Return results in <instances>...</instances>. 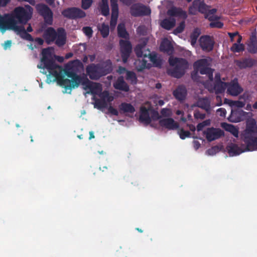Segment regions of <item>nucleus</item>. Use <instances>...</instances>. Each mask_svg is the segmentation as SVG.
Masks as SVG:
<instances>
[{
    "label": "nucleus",
    "mask_w": 257,
    "mask_h": 257,
    "mask_svg": "<svg viewBox=\"0 0 257 257\" xmlns=\"http://www.w3.org/2000/svg\"><path fill=\"white\" fill-rule=\"evenodd\" d=\"M79 63L78 60L71 61L68 63L64 69L55 72V78L61 86L66 90H71L72 88L78 87L83 78V75H78V68L76 63Z\"/></svg>",
    "instance_id": "nucleus-1"
},
{
    "label": "nucleus",
    "mask_w": 257,
    "mask_h": 257,
    "mask_svg": "<svg viewBox=\"0 0 257 257\" xmlns=\"http://www.w3.org/2000/svg\"><path fill=\"white\" fill-rule=\"evenodd\" d=\"M241 138L246 145V150H257V124L255 119L246 120V128L241 134Z\"/></svg>",
    "instance_id": "nucleus-2"
},
{
    "label": "nucleus",
    "mask_w": 257,
    "mask_h": 257,
    "mask_svg": "<svg viewBox=\"0 0 257 257\" xmlns=\"http://www.w3.org/2000/svg\"><path fill=\"white\" fill-rule=\"evenodd\" d=\"M112 64L110 60L108 59L101 63H91L86 68V74L91 80H98L112 71Z\"/></svg>",
    "instance_id": "nucleus-3"
},
{
    "label": "nucleus",
    "mask_w": 257,
    "mask_h": 257,
    "mask_svg": "<svg viewBox=\"0 0 257 257\" xmlns=\"http://www.w3.org/2000/svg\"><path fill=\"white\" fill-rule=\"evenodd\" d=\"M41 55V62L42 64L38 65V68L39 69H47L49 73L55 77L54 72H58L59 71L62 70V67L56 64L53 58L52 48L48 47L43 49Z\"/></svg>",
    "instance_id": "nucleus-4"
},
{
    "label": "nucleus",
    "mask_w": 257,
    "mask_h": 257,
    "mask_svg": "<svg viewBox=\"0 0 257 257\" xmlns=\"http://www.w3.org/2000/svg\"><path fill=\"white\" fill-rule=\"evenodd\" d=\"M43 37L48 44L55 41L56 45L62 47L66 43V33L63 28H59L56 31L52 27H49L45 30Z\"/></svg>",
    "instance_id": "nucleus-5"
},
{
    "label": "nucleus",
    "mask_w": 257,
    "mask_h": 257,
    "mask_svg": "<svg viewBox=\"0 0 257 257\" xmlns=\"http://www.w3.org/2000/svg\"><path fill=\"white\" fill-rule=\"evenodd\" d=\"M147 41L138 44L135 48L134 51L138 57L149 58L150 61L155 67H161L162 60L156 53H151L149 49L146 48Z\"/></svg>",
    "instance_id": "nucleus-6"
},
{
    "label": "nucleus",
    "mask_w": 257,
    "mask_h": 257,
    "mask_svg": "<svg viewBox=\"0 0 257 257\" xmlns=\"http://www.w3.org/2000/svg\"><path fill=\"white\" fill-rule=\"evenodd\" d=\"M169 63L170 66L174 67L170 70L169 73L172 76L176 78H181L189 67L188 61L182 58L170 57Z\"/></svg>",
    "instance_id": "nucleus-7"
},
{
    "label": "nucleus",
    "mask_w": 257,
    "mask_h": 257,
    "mask_svg": "<svg viewBox=\"0 0 257 257\" xmlns=\"http://www.w3.org/2000/svg\"><path fill=\"white\" fill-rule=\"evenodd\" d=\"M27 7L29 11L22 7H17L14 10L10 18L14 20L17 25L18 23L25 24L31 18L32 8L29 5Z\"/></svg>",
    "instance_id": "nucleus-8"
},
{
    "label": "nucleus",
    "mask_w": 257,
    "mask_h": 257,
    "mask_svg": "<svg viewBox=\"0 0 257 257\" xmlns=\"http://www.w3.org/2000/svg\"><path fill=\"white\" fill-rule=\"evenodd\" d=\"M151 13V9L141 3L134 4L130 7V14L135 17L149 16Z\"/></svg>",
    "instance_id": "nucleus-9"
},
{
    "label": "nucleus",
    "mask_w": 257,
    "mask_h": 257,
    "mask_svg": "<svg viewBox=\"0 0 257 257\" xmlns=\"http://www.w3.org/2000/svg\"><path fill=\"white\" fill-rule=\"evenodd\" d=\"M36 8L38 13L43 17L45 23L49 25H52L53 14L51 9L43 4H38Z\"/></svg>",
    "instance_id": "nucleus-10"
},
{
    "label": "nucleus",
    "mask_w": 257,
    "mask_h": 257,
    "mask_svg": "<svg viewBox=\"0 0 257 257\" xmlns=\"http://www.w3.org/2000/svg\"><path fill=\"white\" fill-rule=\"evenodd\" d=\"M62 14L64 17L71 20L83 18L86 16L85 12L76 7L65 9L62 12Z\"/></svg>",
    "instance_id": "nucleus-11"
},
{
    "label": "nucleus",
    "mask_w": 257,
    "mask_h": 257,
    "mask_svg": "<svg viewBox=\"0 0 257 257\" xmlns=\"http://www.w3.org/2000/svg\"><path fill=\"white\" fill-rule=\"evenodd\" d=\"M119 45L122 61L123 63H126L132 52V44L128 41L120 40L119 41Z\"/></svg>",
    "instance_id": "nucleus-12"
},
{
    "label": "nucleus",
    "mask_w": 257,
    "mask_h": 257,
    "mask_svg": "<svg viewBox=\"0 0 257 257\" xmlns=\"http://www.w3.org/2000/svg\"><path fill=\"white\" fill-rule=\"evenodd\" d=\"M199 43L203 51L210 52L213 49L214 41L210 36L203 35L200 37Z\"/></svg>",
    "instance_id": "nucleus-13"
},
{
    "label": "nucleus",
    "mask_w": 257,
    "mask_h": 257,
    "mask_svg": "<svg viewBox=\"0 0 257 257\" xmlns=\"http://www.w3.org/2000/svg\"><path fill=\"white\" fill-rule=\"evenodd\" d=\"M10 24L12 30L14 31L22 39L29 41H34V39L27 32L23 26L15 25L14 22H12Z\"/></svg>",
    "instance_id": "nucleus-14"
},
{
    "label": "nucleus",
    "mask_w": 257,
    "mask_h": 257,
    "mask_svg": "<svg viewBox=\"0 0 257 257\" xmlns=\"http://www.w3.org/2000/svg\"><path fill=\"white\" fill-rule=\"evenodd\" d=\"M10 24L12 30L14 31L22 39L29 41H34V39L27 32L23 26L15 25L14 22H12Z\"/></svg>",
    "instance_id": "nucleus-15"
},
{
    "label": "nucleus",
    "mask_w": 257,
    "mask_h": 257,
    "mask_svg": "<svg viewBox=\"0 0 257 257\" xmlns=\"http://www.w3.org/2000/svg\"><path fill=\"white\" fill-rule=\"evenodd\" d=\"M204 134L208 142H212L224 136V132L220 128H208L204 131Z\"/></svg>",
    "instance_id": "nucleus-16"
},
{
    "label": "nucleus",
    "mask_w": 257,
    "mask_h": 257,
    "mask_svg": "<svg viewBox=\"0 0 257 257\" xmlns=\"http://www.w3.org/2000/svg\"><path fill=\"white\" fill-rule=\"evenodd\" d=\"M111 9V16L110 22V26L111 28H114L118 16V0H110Z\"/></svg>",
    "instance_id": "nucleus-17"
},
{
    "label": "nucleus",
    "mask_w": 257,
    "mask_h": 257,
    "mask_svg": "<svg viewBox=\"0 0 257 257\" xmlns=\"http://www.w3.org/2000/svg\"><path fill=\"white\" fill-rule=\"evenodd\" d=\"M207 61L206 59H202L194 62V68L199 70L201 74H208L212 69L207 67Z\"/></svg>",
    "instance_id": "nucleus-18"
},
{
    "label": "nucleus",
    "mask_w": 257,
    "mask_h": 257,
    "mask_svg": "<svg viewBox=\"0 0 257 257\" xmlns=\"http://www.w3.org/2000/svg\"><path fill=\"white\" fill-rule=\"evenodd\" d=\"M160 125L169 130H174L179 127V124L176 122L172 118H166L161 119L159 120Z\"/></svg>",
    "instance_id": "nucleus-19"
},
{
    "label": "nucleus",
    "mask_w": 257,
    "mask_h": 257,
    "mask_svg": "<svg viewBox=\"0 0 257 257\" xmlns=\"http://www.w3.org/2000/svg\"><path fill=\"white\" fill-rule=\"evenodd\" d=\"M245 148L243 150L237 144L231 143L226 146V149L230 156H235L239 155L245 151H248L246 150V145L245 144Z\"/></svg>",
    "instance_id": "nucleus-20"
},
{
    "label": "nucleus",
    "mask_w": 257,
    "mask_h": 257,
    "mask_svg": "<svg viewBox=\"0 0 257 257\" xmlns=\"http://www.w3.org/2000/svg\"><path fill=\"white\" fill-rule=\"evenodd\" d=\"M227 92L232 96H237L243 91L242 88L239 85L237 81H232L228 83Z\"/></svg>",
    "instance_id": "nucleus-21"
},
{
    "label": "nucleus",
    "mask_w": 257,
    "mask_h": 257,
    "mask_svg": "<svg viewBox=\"0 0 257 257\" xmlns=\"http://www.w3.org/2000/svg\"><path fill=\"white\" fill-rule=\"evenodd\" d=\"M175 98L179 101H183L187 95V89L185 86L180 85L178 86L173 92Z\"/></svg>",
    "instance_id": "nucleus-22"
},
{
    "label": "nucleus",
    "mask_w": 257,
    "mask_h": 257,
    "mask_svg": "<svg viewBox=\"0 0 257 257\" xmlns=\"http://www.w3.org/2000/svg\"><path fill=\"white\" fill-rule=\"evenodd\" d=\"M14 22L15 25L16 24L14 20L11 18L10 17L6 18L0 15V31L4 33L7 30H12L11 26V23Z\"/></svg>",
    "instance_id": "nucleus-23"
},
{
    "label": "nucleus",
    "mask_w": 257,
    "mask_h": 257,
    "mask_svg": "<svg viewBox=\"0 0 257 257\" xmlns=\"http://www.w3.org/2000/svg\"><path fill=\"white\" fill-rule=\"evenodd\" d=\"M113 87L117 90L124 92H128L130 90L128 85L124 81V78L122 76L118 77L115 82H114Z\"/></svg>",
    "instance_id": "nucleus-24"
},
{
    "label": "nucleus",
    "mask_w": 257,
    "mask_h": 257,
    "mask_svg": "<svg viewBox=\"0 0 257 257\" xmlns=\"http://www.w3.org/2000/svg\"><path fill=\"white\" fill-rule=\"evenodd\" d=\"M82 79L81 84L83 86V89L85 90L89 89L93 93V90L97 89L99 86L98 83L91 81L85 74H83V78Z\"/></svg>",
    "instance_id": "nucleus-25"
},
{
    "label": "nucleus",
    "mask_w": 257,
    "mask_h": 257,
    "mask_svg": "<svg viewBox=\"0 0 257 257\" xmlns=\"http://www.w3.org/2000/svg\"><path fill=\"white\" fill-rule=\"evenodd\" d=\"M227 85L228 83L227 82L218 81L217 82H214L213 87L208 90L210 92H213L215 91V94H218L224 92Z\"/></svg>",
    "instance_id": "nucleus-26"
},
{
    "label": "nucleus",
    "mask_w": 257,
    "mask_h": 257,
    "mask_svg": "<svg viewBox=\"0 0 257 257\" xmlns=\"http://www.w3.org/2000/svg\"><path fill=\"white\" fill-rule=\"evenodd\" d=\"M195 105L203 109H204L207 113L211 111L210 100L207 97L199 98L197 101Z\"/></svg>",
    "instance_id": "nucleus-27"
},
{
    "label": "nucleus",
    "mask_w": 257,
    "mask_h": 257,
    "mask_svg": "<svg viewBox=\"0 0 257 257\" xmlns=\"http://www.w3.org/2000/svg\"><path fill=\"white\" fill-rule=\"evenodd\" d=\"M256 61L255 60L250 58H245L242 60H237L236 65L240 69H245L252 67Z\"/></svg>",
    "instance_id": "nucleus-28"
},
{
    "label": "nucleus",
    "mask_w": 257,
    "mask_h": 257,
    "mask_svg": "<svg viewBox=\"0 0 257 257\" xmlns=\"http://www.w3.org/2000/svg\"><path fill=\"white\" fill-rule=\"evenodd\" d=\"M168 15L171 17H178L183 19H186L187 17L185 11H183L180 8L173 7L167 11Z\"/></svg>",
    "instance_id": "nucleus-29"
},
{
    "label": "nucleus",
    "mask_w": 257,
    "mask_h": 257,
    "mask_svg": "<svg viewBox=\"0 0 257 257\" xmlns=\"http://www.w3.org/2000/svg\"><path fill=\"white\" fill-rule=\"evenodd\" d=\"M160 50L161 51L170 55L173 53L174 48L171 42L166 39L161 42L160 46Z\"/></svg>",
    "instance_id": "nucleus-30"
},
{
    "label": "nucleus",
    "mask_w": 257,
    "mask_h": 257,
    "mask_svg": "<svg viewBox=\"0 0 257 257\" xmlns=\"http://www.w3.org/2000/svg\"><path fill=\"white\" fill-rule=\"evenodd\" d=\"M139 120L145 125H148L151 122L149 111L145 107H142L141 108Z\"/></svg>",
    "instance_id": "nucleus-31"
},
{
    "label": "nucleus",
    "mask_w": 257,
    "mask_h": 257,
    "mask_svg": "<svg viewBox=\"0 0 257 257\" xmlns=\"http://www.w3.org/2000/svg\"><path fill=\"white\" fill-rule=\"evenodd\" d=\"M175 25L176 20L173 18L164 19L160 24L161 26L167 30H170L175 27Z\"/></svg>",
    "instance_id": "nucleus-32"
},
{
    "label": "nucleus",
    "mask_w": 257,
    "mask_h": 257,
    "mask_svg": "<svg viewBox=\"0 0 257 257\" xmlns=\"http://www.w3.org/2000/svg\"><path fill=\"white\" fill-rule=\"evenodd\" d=\"M139 58H142V60L139 59L136 60L135 62V65L139 71H142L146 68H150L151 67L150 64L148 63L147 60L145 59L146 58L139 57Z\"/></svg>",
    "instance_id": "nucleus-33"
},
{
    "label": "nucleus",
    "mask_w": 257,
    "mask_h": 257,
    "mask_svg": "<svg viewBox=\"0 0 257 257\" xmlns=\"http://www.w3.org/2000/svg\"><path fill=\"white\" fill-rule=\"evenodd\" d=\"M120 112L133 113L135 111V108L131 103L122 102L119 105Z\"/></svg>",
    "instance_id": "nucleus-34"
},
{
    "label": "nucleus",
    "mask_w": 257,
    "mask_h": 257,
    "mask_svg": "<svg viewBox=\"0 0 257 257\" xmlns=\"http://www.w3.org/2000/svg\"><path fill=\"white\" fill-rule=\"evenodd\" d=\"M250 41L247 46V50L249 52L255 54L257 52V39L255 37H251Z\"/></svg>",
    "instance_id": "nucleus-35"
},
{
    "label": "nucleus",
    "mask_w": 257,
    "mask_h": 257,
    "mask_svg": "<svg viewBox=\"0 0 257 257\" xmlns=\"http://www.w3.org/2000/svg\"><path fill=\"white\" fill-rule=\"evenodd\" d=\"M117 34L120 38L128 39L129 34L126 30L124 24H119L117 26Z\"/></svg>",
    "instance_id": "nucleus-36"
},
{
    "label": "nucleus",
    "mask_w": 257,
    "mask_h": 257,
    "mask_svg": "<svg viewBox=\"0 0 257 257\" xmlns=\"http://www.w3.org/2000/svg\"><path fill=\"white\" fill-rule=\"evenodd\" d=\"M99 10L102 15L107 16L109 14V9L108 5V0H101L99 5Z\"/></svg>",
    "instance_id": "nucleus-37"
},
{
    "label": "nucleus",
    "mask_w": 257,
    "mask_h": 257,
    "mask_svg": "<svg viewBox=\"0 0 257 257\" xmlns=\"http://www.w3.org/2000/svg\"><path fill=\"white\" fill-rule=\"evenodd\" d=\"M222 126L226 131L231 133L235 137H238V130L233 125L227 123H223Z\"/></svg>",
    "instance_id": "nucleus-38"
},
{
    "label": "nucleus",
    "mask_w": 257,
    "mask_h": 257,
    "mask_svg": "<svg viewBox=\"0 0 257 257\" xmlns=\"http://www.w3.org/2000/svg\"><path fill=\"white\" fill-rule=\"evenodd\" d=\"M200 30L198 28H195L190 35V43L192 46L196 44L197 40L200 34Z\"/></svg>",
    "instance_id": "nucleus-39"
},
{
    "label": "nucleus",
    "mask_w": 257,
    "mask_h": 257,
    "mask_svg": "<svg viewBox=\"0 0 257 257\" xmlns=\"http://www.w3.org/2000/svg\"><path fill=\"white\" fill-rule=\"evenodd\" d=\"M125 79L130 81L132 84L134 85L137 83V77L136 73L133 71H127L126 73Z\"/></svg>",
    "instance_id": "nucleus-40"
},
{
    "label": "nucleus",
    "mask_w": 257,
    "mask_h": 257,
    "mask_svg": "<svg viewBox=\"0 0 257 257\" xmlns=\"http://www.w3.org/2000/svg\"><path fill=\"white\" fill-rule=\"evenodd\" d=\"M99 31L104 38H106L109 33V28L108 25L103 23L99 28Z\"/></svg>",
    "instance_id": "nucleus-41"
},
{
    "label": "nucleus",
    "mask_w": 257,
    "mask_h": 257,
    "mask_svg": "<svg viewBox=\"0 0 257 257\" xmlns=\"http://www.w3.org/2000/svg\"><path fill=\"white\" fill-rule=\"evenodd\" d=\"M230 50L234 53H239L244 50V46L243 44L234 43L230 48Z\"/></svg>",
    "instance_id": "nucleus-42"
},
{
    "label": "nucleus",
    "mask_w": 257,
    "mask_h": 257,
    "mask_svg": "<svg viewBox=\"0 0 257 257\" xmlns=\"http://www.w3.org/2000/svg\"><path fill=\"white\" fill-rule=\"evenodd\" d=\"M198 11L205 15L208 11V7L204 2H198Z\"/></svg>",
    "instance_id": "nucleus-43"
},
{
    "label": "nucleus",
    "mask_w": 257,
    "mask_h": 257,
    "mask_svg": "<svg viewBox=\"0 0 257 257\" xmlns=\"http://www.w3.org/2000/svg\"><path fill=\"white\" fill-rule=\"evenodd\" d=\"M100 97L102 100H106L108 102H111L113 100V97L110 95L107 91H104L101 93Z\"/></svg>",
    "instance_id": "nucleus-44"
},
{
    "label": "nucleus",
    "mask_w": 257,
    "mask_h": 257,
    "mask_svg": "<svg viewBox=\"0 0 257 257\" xmlns=\"http://www.w3.org/2000/svg\"><path fill=\"white\" fill-rule=\"evenodd\" d=\"M185 27V21H183L181 22L179 24V26H178L174 30L173 33L175 35H177V34L182 33L184 31Z\"/></svg>",
    "instance_id": "nucleus-45"
},
{
    "label": "nucleus",
    "mask_w": 257,
    "mask_h": 257,
    "mask_svg": "<svg viewBox=\"0 0 257 257\" xmlns=\"http://www.w3.org/2000/svg\"><path fill=\"white\" fill-rule=\"evenodd\" d=\"M198 2L194 1L192 3V6L189 8V13L191 15H195L198 12Z\"/></svg>",
    "instance_id": "nucleus-46"
},
{
    "label": "nucleus",
    "mask_w": 257,
    "mask_h": 257,
    "mask_svg": "<svg viewBox=\"0 0 257 257\" xmlns=\"http://www.w3.org/2000/svg\"><path fill=\"white\" fill-rule=\"evenodd\" d=\"M178 134L179 135L180 138L182 140H184L186 138L189 137L191 135V134L189 131H185L183 128L180 129L178 131Z\"/></svg>",
    "instance_id": "nucleus-47"
},
{
    "label": "nucleus",
    "mask_w": 257,
    "mask_h": 257,
    "mask_svg": "<svg viewBox=\"0 0 257 257\" xmlns=\"http://www.w3.org/2000/svg\"><path fill=\"white\" fill-rule=\"evenodd\" d=\"M92 4V0H81V7L84 10L88 9Z\"/></svg>",
    "instance_id": "nucleus-48"
},
{
    "label": "nucleus",
    "mask_w": 257,
    "mask_h": 257,
    "mask_svg": "<svg viewBox=\"0 0 257 257\" xmlns=\"http://www.w3.org/2000/svg\"><path fill=\"white\" fill-rule=\"evenodd\" d=\"M82 30L85 35L87 36L88 38H90L92 37L93 34V30L91 27H84L83 28Z\"/></svg>",
    "instance_id": "nucleus-49"
},
{
    "label": "nucleus",
    "mask_w": 257,
    "mask_h": 257,
    "mask_svg": "<svg viewBox=\"0 0 257 257\" xmlns=\"http://www.w3.org/2000/svg\"><path fill=\"white\" fill-rule=\"evenodd\" d=\"M209 25L211 28H221L223 26V24L217 20L215 22H211Z\"/></svg>",
    "instance_id": "nucleus-50"
},
{
    "label": "nucleus",
    "mask_w": 257,
    "mask_h": 257,
    "mask_svg": "<svg viewBox=\"0 0 257 257\" xmlns=\"http://www.w3.org/2000/svg\"><path fill=\"white\" fill-rule=\"evenodd\" d=\"M230 105L237 107L241 108L244 106L245 103L244 102L239 100L231 101L230 102Z\"/></svg>",
    "instance_id": "nucleus-51"
},
{
    "label": "nucleus",
    "mask_w": 257,
    "mask_h": 257,
    "mask_svg": "<svg viewBox=\"0 0 257 257\" xmlns=\"http://www.w3.org/2000/svg\"><path fill=\"white\" fill-rule=\"evenodd\" d=\"M194 71L191 73V76L192 79L195 81H199V76L198 75V71L199 70L195 69V68Z\"/></svg>",
    "instance_id": "nucleus-52"
},
{
    "label": "nucleus",
    "mask_w": 257,
    "mask_h": 257,
    "mask_svg": "<svg viewBox=\"0 0 257 257\" xmlns=\"http://www.w3.org/2000/svg\"><path fill=\"white\" fill-rule=\"evenodd\" d=\"M209 124V120H206L203 121L202 122L199 123L197 124V127H196L197 131L199 132V131H202L205 126L208 125Z\"/></svg>",
    "instance_id": "nucleus-53"
},
{
    "label": "nucleus",
    "mask_w": 257,
    "mask_h": 257,
    "mask_svg": "<svg viewBox=\"0 0 257 257\" xmlns=\"http://www.w3.org/2000/svg\"><path fill=\"white\" fill-rule=\"evenodd\" d=\"M205 114L202 113L198 110H195L194 112V116L196 119H203L205 118Z\"/></svg>",
    "instance_id": "nucleus-54"
},
{
    "label": "nucleus",
    "mask_w": 257,
    "mask_h": 257,
    "mask_svg": "<svg viewBox=\"0 0 257 257\" xmlns=\"http://www.w3.org/2000/svg\"><path fill=\"white\" fill-rule=\"evenodd\" d=\"M96 104L99 108L105 107L107 105L106 101L104 100H102V99L101 100L97 99L96 101Z\"/></svg>",
    "instance_id": "nucleus-55"
},
{
    "label": "nucleus",
    "mask_w": 257,
    "mask_h": 257,
    "mask_svg": "<svg viewBox=\"0 0 257 257\" xmlns=\"http://www.w3.org/2000/svg\"><path fill=\"white\" fill-rule=\"evenodd\" d=\"M218 150V147L216 146H214L212 147L210 149H209L207 150L206 153L209 155H214L216 153V152Z\"/></svg>",
    "instance_id": "nucleus-56"
},
{
    "label": "nucleus",
    "mask_w": 257,
    "mask_h": 257,
    "mask_svg": "<svg viewBox=\"0 0 257 257\" xmlns=\"http://www.w3.org/2000/svg\"><path fill=\"white\" fill-rule=\"evenodd\" d=\"M205 18L207 19L211 22H215L219 19V17L216 15H205Z\"/></svg>",
    "instance_id": "nucleus-57"
},
{
    "label": "nucleus",
    "mask_w": 257,
    "mask_h": 257,
    "mask_svg": "<svg viewBox=\"0 0 257 257\" xmlns=\"http://www.w3.org/2000/svg\"><path fill=\"white\" fill-rule=\"evenodd\" d=\"M108 110L109 113L110 114L117 116L118 115V111L114 107H113L112 106H109L108 108Z\"/></svg>",
    "instance_id": "nucleus-58"
},
{
    "label": "nucleus",
    "mask_w": 257,
    "mask_h": 257,
    "mask_svg": "<svg viewBox=\"0 0 257 257\" xmlns=\"http://www.w3.org/2000/svg\"><path fill=\"white\" fill-rule=\"evenodd\" d=\"M217 112L219 113L221 116H225L226 113V111L224 108H219L217 110Z\"/></svg>",
    "instance_id": "nucleus-59"
},
{
    "label": "nucleus",
    "mask_w": 257,
    "mask_h": 257,
    "mask_svg": "<svg viewBox=\"0 0 257 257\" xmlns=\"http://www.w3.org/2000/svg\"><path fill=\"white\" fill-rule=\"evenodd\" d=\"M228 35L230 37V41L231 42L234 41V37L238 35V33L237 32H235L234 33H228Z\"/></svg>",
    "instance_id": "nucleus-60"
},
{
    "label": "nucleus",
    "mask_w": 257,
    "mask_h": 257,
    "mask_svg": "<svg viewBox=\"0 0 257 257\" xmlns=\"http://www.w3.org/2000/svg\"><path fill=\"white\" fill-rule=\"evenodd\" d=\"M34 41L38 45H42L44 43V40L41 38H36L34 39Z\"/></svg>",
    "instance_id": "nucleus-61"
},
{
    "label": "nucleus",
    "mask_w": 257,
    "mask_h": 257,
    "mask_svg": "<svg viewBox=\"0 0 257 257\" xmlns=\"http://www.w3.org/2000/svg\"><path fill=\"white\" fill-rule=\"evenodd\" d=\"M217 10L216 9H212L211 10H209L208 9V11L205 15H214V14L216 13Z\"/></svg>",
    "instance_id": "nucleus-62"
},
{
    "label": "nucleus",
    "mask_w": 257,
    "mask_h": 257,
    "mask_svg": "<svg viewBox=\"0 0 257 257\" xmlns=\"http://www.w3.org/2000/svg\"><path fill=\"white\" fill-rule=\"evenodd\" d=\"M127 71V70L126 69V68L122 66H119L117 70V72L120 74H123L125 72L126 73Z\"/></svg>",
    "instance_id": "nucleus-63"
},
{
    "label": "nucleus",
    "mask_w": 257,
    "mask_h": 257,
    "mask_svg": "<svg viewBox=\"0 0 257 257\" xmlns=\"http://www.w3.org/2000/svg\"><path fill=\"white\" fill-rule=\"evenodd\" d=\"M193 143L194 148L195 150H197L200 147L201 145L198 141H194Z\"/></svg>",
    "instance_id": "nucleus-64"
}]
</instances>
